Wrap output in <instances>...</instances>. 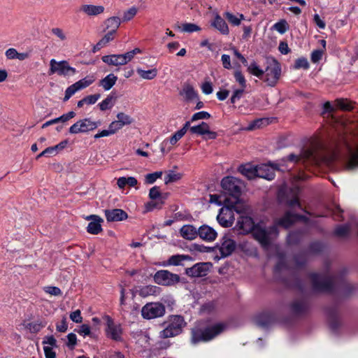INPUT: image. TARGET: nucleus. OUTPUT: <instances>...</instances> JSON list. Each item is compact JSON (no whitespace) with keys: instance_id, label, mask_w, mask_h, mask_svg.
<instances>
[{"instance_id":"f257e3e1","label":"nucleus","mask_w":358,"mask_h":358,"mask_svg":"<svg viewBox=\"0 0 358 358\" xmlns=\"http://www.w3.org/2000/svg\"><path fill=\"white\" fill-rule=\"evenodd\" d=\"M236 228L241 234L252 233V236L262 246L269 245L273 236L278 234L275 225L266 229L263 223L255 224L250 217L241 216L237 221Z\"/></svg>"},{"instance_id":"f03ea898","label":"nucleus","mask_w":358,"mask_h":358,"mask_svg":"<svg viewBox=\"0 0 358 358\" xmlns=\"http://www.w3.org/2000/svg\"><path fill=\"white\" fill-rule=\"evenodd\" d=\"M226 329L227 325L224 323H217L203 330L194 329L192 331V341L194 343L208 341L223 332Z\"/></svg>"},{"instance_id":"7ed1b4c3","label":"nucleus","mask_w":358,"mask_h":358,"mask_svg":"<svg viewBox=\"0 0 358 358\" xmlns=\"http://www.w3.org/2000/svg\"><path fill=\"white\" fill-rule=\"evenodd\" d=\"M221 185L222 189L233 197L234 201L231 202L237 203L244 186L243 182L235 177L227 176L222 180Z\"/></svg>"},{"instance_id":"20e7f679","label":"nucleus","mask_w":358,"mask_h":358,"mask_svg":"<svg viewBox=\"0 0 358 358\" xmlns=\"http://www.w3.org/2000/svg\"><path fill=\"white\" fill-rule=\"evenodd\" d=\"M264 73V81L269 86H275L280 79L281 74V68L279 62L273 58H268Z\"/></svg>"},{"instance_id":"39448f33","label":"nucleus","mask_w":358,"mask_h":358,"mask_svg":"<svg viewBox=\"0 0 358 358\" xmlns=\"http://www.w3.org/2000/svg\"><path fill=\"white\" fill-rule=\"evenodd\" d=\"M348 155L344 161L345 169L352 171L358 168V136L355 141L348 145Z\"/></svg>"},{"instance_id":"423d86ee","label":"nucleus","mask_w":358,"mask_h":358,"mask_svg":"<svg viewBox=\"0 0 358 358\" xmlns=\"http://www.w3.org/2000/svg\"><path fill=\"white\" fill-rule=\"evenodd\" d=\"M100 124V122H94L90 118H85L73 124L69 128V133L71 134L86 133L96 129Z\"/></svg>"},{"instance_id":"0eeeda50","label":"nucleus","mask_w":358,"mask_h":358,"mask_svg":"<svg viewBox=\"0 0 358 358\" xmlns=\"http://www.w3.org/2000/svg\"><path fill=\"white\" fill-rule=\"evenodd\" d=\"M50 74L57 73L59 76H69L74 75L76 70L70 66L66 61L57 62L52 59L50 62Z\"/></svg>"},{"instance_id":"6e6552de","label":"nucleus","mask_w":358,"mask_h":358,"mask_svg":"<svg viewBox=\"0 0 358 358\" xmlns=\"http://www.w3.org/2000/svg\"><path fill=\"white\" fill-rule=\"evenodd\" d=\"M155 282L164 286H172L180 281L178 274L172 273L166 270L158 271L154 275Z\"/></svg>"},{"instance_id":"1a4fd4ad","label":"nucleus","mask_w":358,"mask_h":358,"mask_svg":"<svg viewBox=\"0 0 358 358\" xmlns=\"http://www.w3.org/2000/svg\"><path fill=\"white\" fill-rule=\"evenodd\" d=\"M165 313V307L160 303H150L145 305L141 310V315L145 319H154L162 317Z\"/></svg>"},{"instance_id":"9d476101","label":"nucleus","mask_w":358,"mask_h":358,"mask_svg":"<svg viewBox=\"0 0 358 358\" xmlns=\"http://www.w3.org/2000/svg\"><path fill=\"white\" fill-rule=\"evenodd\" d=\"M313 289L317 291H329L331 289L333 279L326 275L312 273L310 275Z\"/></svg>"},{"instance_id":"9b49d317","label":"nucleus","mask_w":358,"mask_h":358,"mask_svg":"<svg viewBox=\"0 0 358 358\" xmlns=\"http://www.w3.org/2000/svg\"><path fill=\"white\" fill-rule=\"evenodd\" d=\"M122 328L120 324L116 323L110 317H106V335L107 338L115 341H122Z\"/></svg>"},{"instance_id":"f8f14e48","label":"nucleus","mask_w":358,"mask_h":358,"mask_svg":"<svg viewBox=\"0 0 358 358\" xmlns=\"http://www.w3.org/2000/svg\"><path fill=\"white\" fill-rule=\"evenodd\" d=\"M236 203L231 202L229 205L222 207L217 216V220L220 225L228 227L232 225L234 217L232 208Z\"/></svg>"},{"instance_id":"ddd939ff","label":"nucleus","mask_w":358,"mask_h":358,"mask_svg":"<svg viewBox=\"0 0 358 358\" xmlns=\"http://www.w3.org/2000/svg\"><path fill=\"white\" fill-rule=\"evenodd\" d=\"M94 81L92 76H87L81 79L66 88L64 101H68L76 92L90 86Z\"/></svg>"},{"instance_id":"4468645a","label":"nucleus","mask_w":358,"mask_h":358,"mask_svg":"<svg viewBox=\"0 0 358 358\" xmlns=\"http://www.w3.org/2000/svg\"><path fill=\"white\" fill-rule=\"evenodd\" d=\"M189 131L192 134L203 136L206 140L215 139L217 136L216 132L210 130L209 125L205 122H202L196 126L190 127Z\"/></svg>"},{"instance_id":"2eb2a0df","label":"nucleus","mask_w":358,"mask_h":358,"mask_svg":"<svg viewBox=\"0 0 358 358\" xmlns=\"http://www.w3.org/2000/svg\"><path fill=\"white\" fill-rule=\"evenodd\" d=\"M236 246V243L231 236L226 234L220 240L219 250L222 257H227L234 251Z\"/></svg>"},{"instance_id":"dca6fc26","label":"nucleus","mask_w":358,"mask_h":358,"mask_svg":"<svg viewBox=\"0 0 358 358\" xmlns=\"http://www.w3.org/2000/svg\"><path fill=\"white\" fill-rule=\"evenodd\" d=\"M210 264L197 263L190 268L186 269V274L191 277H203L208 274Z\"/></svg>"},{"instance_id":"f3484780","label":"nucleus","mask_w":358,"mask_h":358,"mask_svg":"<svg viewBox=\"0 0 358 358\" xmlns=\"http://www.w3.org/2000/svg\"><path fill=\"white\" fill-rule=\"evenodd\" d=\"M277 166L274 164H264L257 166V177L271 180L274 178Z\"/></svg>"},{"instance_id":"a211bd4d","label":"nucleus","mask_w":358,"mask_h":358,"mask_svg":"<svg viewBox=\"0 0 358 358\" xmlns=\"http://www.w3.org/2000/svg\"><path fill=\"white\" fill-rule=\"evenodd\" d=\"M102 61L112 66H122L129 62L126 53L103 56Z\"/></svg>"},{"instance_id":"6ab92c4d","label":"nucleus","mask_w":358,"mask_h":358,"mask_svg":"<svg viewBox=\"0 0 358 358\" xmlns=\"http://www.w3.org/2000/svg\"><path fill=\"white\" fill-rule=\"evenodd\" d=\"M198 236L206 242H212L216 239L217 233L213 227L203 224L199 228Z\"/></svg>"},{"instance_id":"aec40b11","label":"nucleus","mask_w":358,"mask_h":358,"mask_svg":"<svg viewBox=\"0 0 358 358\" xmlns=\"http://www.w3.org/2000/svg\"><path fill=\"white\" fill-rule=\"evenodd\" d=\"M86 220H91L87 227L88 233L92 234H98L102 230L101 223L103 222V220L99 216L91 215L87 216Z\"/></svg>"},{"instance_id":"412c9836","label":"nucleus","mask_w":358,"mask_h":358,"mask_svg":"<svg viewBox=\"0 0 358 358\" xmlns=\"http://www.w3.org/2000/svg\"><path fill=\"white\" fill-rule=\"evenodd\" d=\"M105 216L108 222L122 221L126 220L128 217L125 211L119 208L106 210Z\"/></svg>"},{"instance_id":"4be33fe9","label":"nucleus","mask_w":358,"mask_h":358,"mask_svg":"<svg viewBox=\"0 0 358 358\" xmlns=\"http://www.w3.org/2000/svg\"><path fill=\"white\" fill-rule=\"evenodd\" d=\"M287 159L289 161L294 162H297L301 159L306 160H311L315 162H317L316 155L314 151L310 149L303 150L299 155L290 154L287 157Z\"/></svg>"},{"instance_id":"5701e85b","label":"nucleus","mask_w":358,"mask_h":358,"mask_svg":"<svg viewBox=\"0 0 358 358\" xmlns=\"http://www.w3.org/2000/svg\"><path fill=\"white\" fill-rule=\"evenodd\" d=\"M80 11L88 16H96L103 13L104 7L103 6L83 4L80 7Z\"/></svg>"},{"instance_id":"b1692460","label":"nucleus","mask_w":358,"mask_h":358,"mask_svg":"<svg viewBox=\"0 0 358 358\" xmlns=\"http://www.w3.org/2000/svg\"><path fill=\"white\" fill-rule=\"evenodd\" d=\"M211 26L219 31L222 34L227 35L229 29L226 22L218 14H216L213 20L211 22Z\"/></svg>"},{"instance_id":"393cba45","label":"nucleus","mask_w":358,"mask_h":358,"mask_svg":"<svg viewBox=\"0 0 358 358\" xmlns=\"http://www.w3.org/2000/svg\"><path fill=\"white\" fill-rule=\"evenodd\" d=\"M168 324L173 329L174 333L177 336L182 331V329L185 326V322L182 317L180 315H173L170 317Z\"/></svg>"},{"instance_id":"a878e982","label":"nucleus","mask_w":358,"mask_h":358,"mask_svg":"<svg viewBox=\"0 0 358 358\" xmlns=\"http://www.w3.org/2000/svg\"><path fill=\"white\" fill-rule=\"evenodd\" d=\"M161 289L155 285L141 286L136 290V292L142 297L149 296H157L160 293Z\"/></svg>"},{"instance_id":"bb28decb","label":"nucleus","mask_w":358,"mask_h":358,"mask_svg":"<svg viewBox=\"0 0 358 358\" xmlns=\"http://www.w3.org/2000/svg\"><path fill=\"white\" fill-rule=\"evenodd\" d=\"M303 217L301 215H299L296 214H292L289 212L286 213V214L280 218L277 224L278 225L282 226L285 228H287L292 225L293 222L298 220L303 219Z\"/></svg>"},{"instance_id":"cd10ccee","label":"nucleus","mask_w":358,"mask_h":358,"mask_svg":"<svg viewBox=\"0 0 358 358\" xmlns=\"http://www.w3.org/2000/svg\"><path fill=\"white\" fill-rule=\"evenodd\" d=\"M199 229L193 225H184L180 230V235L185 239L193 240L198 236Z\"/></svg>"},{"instance_id":"c85d7f7f","label":"nucleus","mask_w":358,"mask_h":358,"mask_svg":"<svg viewBox=\"0 0 358 358\" xmlns=\"http://www.w3.org/2000/svg\"><path fill=\"white\" fill-rule=\"evenodd\" d=\"M239 171L248 179H253L257 177V166L250 164L241 165L238 168Z\"/></svg>"},{"instance_id":"c756f323","label":"nucleus","mask_w":358,"mask_h":358,"mask_svg":"<svg viewBox=\"0 0 358 358\" xmlns=\"http://www.w3.org/2000/svg\"><path fill=\"white\" fill-rule=\"evenodd\" d=\"M117 77L113 73H110L104 78L101 79L99 85L101 86L106 91L110 90L116 83Z\"/></svg>"},{"instance_id":"7c9ffc66","label":"nucleus","mask_w":358,"mask_h":358,"mask_svg":"<svg viewBox=\"0 0 358 358\" xmlns=\"http://www.w3.org/2000/svg\"><path fill=\"white\" fill-rule=\"evenodd\" d=\"M180 94L187 101L193 100L197 96V93L194 90V87L188 84H186L183 86L182 90L180 92Z\"/></svg>"},{"instance_id":"2f4dec72","label":"nucleus","mask_w":358,"mask_h":358,"mask_svg":"<svg viewBox=\"0 0 358 358\" xmlns=\"http://www.w3.org/2000/svg\"><path fill=\"white\" fill-rule=\"evenodd\" d=\"M136 71L139 76L145 80H152L157 76V69L155 68L151 69L150 70H143L141 68H138Z\"/></svg>"},{"instance_id":"473e14b6","label":"nucleus","mask_w":358,"mask_h":358,"mask_svg":"<svg viewBox=\"0 0 358 358\" xmlns=\"http://www.w3.org/2000/svg\"><path fill=\"white\" fill-rule=\"evenodd\" d=\"M247 70L248 71L259 78H262V76H264V70H263L262 69H261L258 64H257V62H255V61H253L252 62H251L249 65L248 64L247 65Z\"/></svg>"},{"instance_id":"72a5a7b5","label":"nucleus","mask_w":358,"mask_h":358,"mask_svg":"<svg viewBox=\"0 0 358 358\" xmlns=\"http://www.w3.org/2000/svg\"><path fill=\"white\" fill-rule=\"evenodd\" d=\"M210 202L216 203L219 206L224 204V206H227L231 203L230 199L224 197L222 194H210Z\"/></svg>"},{"instance_id":"f704fd0d","label":"nucleus","mask_w":358,"mask_h":358,"mask_svg":"<svg viewBox=\"0 0 358 358\" xmlns=\"http://www.w3.org/2000/svg\"><path fill=\"white\" fill-rule=\"evenodd\" d=\"M191 257L185 255H176L169 257L168 263L170 265L178 266L180 265L183 261L189 260Z\"/></svg>"},{"instance_id":"c9c22d12","label":"nucleus","mask_w":358,"mask_h":358,"mask_svg":"<svg viewBox=\"0 0 358 358\" xmlns=\"http://www.w3.org/2000/svg\"><path fill=\"white\" fill-rule=\"evenodd\" d=\"M67 143L66 141H64L55 146L46 148V154L54 156L65 148Z\"/></svg>"},{"instance_id":"e433bc0d","label":"nucleus","mask_w":358,"mask_h":358,"mask_svg":"<svg viewBox=\"0 0 358 358\" xmlns=\"http://www.w3.org/2000/svg\"><path fill=\"white\" fill-rule=\"evenodd\" d=\"M115 97L113 95H108L104 100L99 103V106L102 111L111 108L115 102Z\"/></svg>"},{"instance_id":"4c0bfd02","label":"nucleus","mask_w":358,"mask_h":358,"mask_svg":"<svg viewBox=\"0 0 358 358\" xmlns=\"http://www.w3.org/2000/svg\"><path fill=\"white\" fill-rule=\"evenodd\" d=\"M106 25L107 29H111L113 34L120 25V19L118 17H111L106 20Z\"/></svg>"},{"instance_id":"58836bf2","label":"nucleus","mask_w":358,"mask_h":358,"mask_svg":"<svg viewBox=\"0 0 358 358\" xmlns=\"http://www.w3.org/2000/svg\"><path fill=\"white\" fill-rule=\"evenodd\" d=\"M117 122L121 124L122 127L131 124L134 120L131 116L124 113H119L117 114Z\"/></svg>"},{"instance_id":"ea45409f","label":"nucleus","mask_w":358,"mask_h":358,"mask_svg":"<svg viewBox=\"0 0 358 358\" xmlns=\"http://www.w3.org/2000/svg\"><path fill=\"white\" fill-rule=\"evenodd\" d=\"M234 76L235 81L239 85L240 87H243V88L247 87L246 79L241 71L236 70L234 72Z\"/></svg>"},{"instance_id":"a19ab883","label":"nucleus","mask_w":358,"mask_h":358,"mask_svg":"<svg viewBox=\"0 0 358 358\" xmlns=\"http://www.w3.org/2000/svg\"><path fill=\"white\" fill-rule=\"evenodd\" d=\"M20 326L28 329L31 333H37L42 329L41 324L36 322H23Z\"/></svg>"},{"instance_id":"79ce46f5","label":"nucleus","mask_w":358,"mask_h":358,"mask_svg":"<svg viewBox=\"0 0 358 358\" xmlns=\"http://www.w3.org/2000/svg\"><path fill=\"white\" fill-rule=\"evenodd\" d=\"M273 29L278 33L285 34L288 29L287 22L285 20H282L273 24Z\"/></svg>"},{"instance_id":"37998d69","label":"nucleus","mask_w":358,"mask_h":358,"mask_svg":"<svg viewBox=\"0 0 358 358\" xmlns=\"http://www.w3.org/2000/svg\"><path fill=\"white\" fill-rule=\"evenodd\" d=\"M181 29L182 31L187 33L199 31L201 30L200 27L193 23H184L182 24Z\"/></svg>"},{"instance_id":"c03bdc74","label":"nucleus","mask_w":358,"mask_h":358,"mask_svg":"<svg viewBox=\"0 0 358 358\" xmlns=\"http://www.w3.org/2000/svg\"><path fill=\"white\" fill-rule=\"evenodd\" d=\"M246 88L239 87L234 89L232 96L231 97V102L232 103H236L238 101L243 95Z\"/></svg>"},{"instance_id":"a18cd8bd","label":"nucleus","mask_w":358,"mask_h":358,"mask_svg":"<svg viewBox=\"0 0 358 358\" xmlns=\"http://www.w3.org/2000/svg\"><path fill=\"white\" fill-rule=\"evenodd\" d=\"M181 178V175L180 173H175L173 171H170L167 173V175L164 178L165 184H169L171 182H176Z\"/></svg>"},{"instance_id":"49530a36","label":"nucleus","mask_w":358,"mask_h":358,"mask_svg":"<svg viewBox=\"0 0 358 358\" xmlns=\"http://www.w3.org/2000/svg\"><path fill=\"white\" fill-rule=\"evenodd\" d=\"M336 104L338 108L345 110H350L353 108L351 103L347 99H337Z\"/></svg>"},{"instance_id":"de8ad7c7","label":"nucleus","mask_w":358,"mask_h":358,"mask_svg":"<svg viewBox=\"0 0 358 358\" xmlns=\"http://www.w3.org/2000/svg\"><path fill=\"white\" fill-rule=\"evenodd\" d=\"M162 176V171H157L152 173H148L145 176V182L148 184H152L154 183L157 178H161Z\"/></svg>"},{"instance_id":"09e8293b","label":"nucleus","mask_w":358,"mask_h":358,"mask_svg":"<svg viewBox=\"0 0 358 358\" xmlns=\"http://www.w3.org/2000/svg\"><path fill=\"white\" fill-rule=\"evenodd\" d=\"M227 20L234 26H238L241 24V19H238V15H234L229 12H225L224 14Z\"/></svg>"},{"instance_id":"8fccbe9b","label":"nucleus","mask_w":358,"mask_h":358,"mask_svg":"<svg viewBox=\"0 0 358 358\" xmlns=\"http://www.w3.org/2000/svg\"><path fill=\"white\" fill-rule=\"evenodd\" d=\"M309 68V63L307 60V59L304 57L299 58L296 60L294 64V69H308Z\"/></svg>"},{"instance_id":"3c124183","label":"nucleus","mask_w":358,"mask_h":358,"mask_svg":"<svg viewBox=\"0 0 358 358\" xmlns=\"http://www.w3.org/2000/svg\"><path fill=\"white\" fill-rule=\"evenodd\" d=\"M137 13V9L131 7L124 13L122 20L124 22L131 20Z\"/></svg>"},{"instance_id":"603ef678","label":"nucleus","mask_w":358,"mask_h":358,"mask_svg":"<svg viewBox=\"0 0 358 358\" xmlns=\"http://www.w3.org/2000/svg\"><path fill=\"white\" fill-rule=\"evenodd\" d=\"M184 136V129H180L176 132L169 139V144L175 145Z\"/></svg>"},{"instance_id":"864d4df0","label":"nucleus","mask_w":358,"mask_h":358,"mask_svg":"<svg viewBox=\"0 0 358 358\" xmlns=\"http://www.w3.org/2000/svg\"><path fill=\"white\" fill-rule=\"evenodd\" d=\"M176 336L174 333L173 329L167 324L164 329L160 331V336L164 338H167Z\"/></svg>"},{"instance_id":"5fc2aeb1","label":"nucleus","mask_w":358,"mask_h":358,"mask_svg":"<svg viewBox=\"0 0 358 358\" xmlns=\"http://www.w3.org/2000/svg\"><path fill=\"white\" fill-rule=\"evenodd\" d=\"M210 117V115L208 112L201 111V112L194 113L192 115L191 120H192V122H194V121H196L199 120H207Z\"/></svg>"},{"instance_id":"6e6d98bb","label":"nucleus","mask_w":358,"mask_h":358,"mask_svg":"<svg viewBox=\"0 0 358 358\" xmlns=\"http://www.w3.org/2000/svg\"><path fill=\"white\" fill-rule=\"evenodd\" d=\"M324 50H315L311 53V62L313 63H317L319 62L323 55Z\"/></svg>"},{"instance_id":"4d7b16f0","label":"nucleus","mask_w":358,"mask_h":358,"mask_svg":"<svg viewBox=\"0 0 358 358\" xmlns=\"http://www.w3.org/2000/svg\"><path fill=\"white\" fill-rule=\"evenodd\" d=\"M77 343V337L76 335L73 333H70L67 335V342L66 345L71 348L73 349L75 345Z\"/></svg>"},{"instance_id":"13d9d810","label":"nucleus","mask_w":358,"mask_h":358,"mask_svg":"<svg viewBox=\"0 0 358 358\" xmlns=\"http://www.w3.org/2000/svg\"><path fill=\"white\" fill-rule=\"evenodd\" d=\"M298 192H299V188L294 187V189L293 190L294 198L289 201H287V204L289 206L294 207V206H297L299 208H301V205H300L299 199L296 196Z\"/></svg>"},{"instance_id":"bf43d9fd","label":"nucleus","mask_w":358,"mask_h":358,"mask_svg":"<svg viewBox=\"0 0 358 358\" xmlns=\"http://www.w3.org/2000/svg\"><path fill=\"white\" fill-rule=\"evenodd\" d=\"M50 32L53 35H55V36L59 38L60 39V41H63L66 39V34H64V31L60 28H58V27L52 28V29H51Z\"/></svg>"},{"instance_id":"052dcab7","label":"nucleus","mask_w":358,"mask_h":358,"mask_svg":"<svg viewBox=\"0 0 358 358\" xmlns=\"http://www.w3.org/2000/svg\"><path fill=\"white\" fill-rule=\"evenodd\" d=\"M201 90L205 94H210L213 92L212 83L210 81H206L201 85Z\"/></svg>"},{"instance_id":"680f3d73","label":"nucleus","mask_w":358,"mask_h":358,"mask_svg":"<svg viewBox=\"0 0 358 358\" xmlns=\"http://www.w3.org/2000/svg\"><path fill=\"white\" fill-rule=\"evenodd\" d=\"M349 231V227L348 225H341L336 229L335 233L339 236H345Z\"/></svg>"},{"instance_id":"e2e57ef3","label":"nucleus","mask_w":358,"mask_h":358,"mask_svg":"<svg viewBox=\"0 0 358 358\" xmlns=\"http://www.w3.org/2000/svg\"><path fill=\"white\" fill-rule=\"evenodd\" d=\"M70 318L71 319L72 321L76 323L82 322L83 317L81 316L80 310H76V311L71 313Z\"/></svg>"},{"instance_id":"0e129e2a","label":"nucleus","mask_w":358,"mask_h":358,"mask_svg":"<svg viewBox=\"0 0 358 358\" xmlns=\"http://www.w3.org/2000/svg\"><path fill=\"white\" fill-rule=\"evenodd\" d=\"M160 189L157 186L152 187L150 189L149 196L151 199H157L160 196Z\"/></svg>"},{"instance_id":"69168bd1","label":"nucleus","mask_w":358,"mask_h":358,"mask_svg":"<svg viewBox=\"0 0 358 358\" xmlns=\"http://www.w3.org/2000/svg\"><path fill=\"white\" fill-rule=\"evenodd\" d=\"M122 127H123L121 125V124L119 123L117 120L113 121L108 126V128L110 129L113 134L117 132Z\"/></svg>"},{"instance_id":"338daca9","label":"nucleus","mask_w":358,"mask_h":358,"mask_svg":"<svg viewBox=\"0 0 358 358\" xmlns=\"http://www.w3.org/2000/svg\"><path fill=\"white\" fill-rule=\"evenodd\" d=\"M113 31H109L107 33L100 41V44H101L103 47L108 44L110 41L113 39Z\"/></svg>"},{"instance_id":"774afa93","label":"nucleus","mask_w":358,"mask_h":358,"mask_svg":"<svg viewBox=\"0 0 358 358\" xmlns=\"http://www.w3.org/2000/svg\"><path fill=\"white\" fill-rule=\"evenodd\" d=\"M306 305L302 301H296L292 304V309L296 313H301L305 310Z\"/></svg>"}]
</instances>
